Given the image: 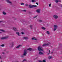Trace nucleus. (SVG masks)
I'll use <instances>...</instances> for the list:
<instances>
[{
    "instance_id": "f257e3e1",
    "label": "nucleus",
    "mask_w": 62,
    "mask_h": 62,
    "mask_svg": "<svg viewBox=\"0 0 62 62\" xmlns=\"http://www.w3.org/2000/svg\"><path fill=\"white\" fill-rule=\"evenodd\" d=\"M26 52H27L26 50V49H25L23 53L24 54L22 55L21 56V57H24V56H26V54H27Z\"/></svg>"
},
{
    "instance_id": "f03ea898",
    "label": "nucleus",
    "mask_w": 62,
    "mask_h": 62,
    "mask_svg": "<svg viewBox=\"0 0 62 62\" xmlns=\"http://www.w3.org/2000/svg\"><path fill=\"white\" fill-rule=\"evenodd\" d=\"M38 50L39 51H43V49H42V47H40L39 46L38 47Z\"/></svg>"
},
{
    "instance_id": "7ed1b4c3",
    "label": "nucleus",
    "mask_w": 62,
    "mask_h": 62,
    "mask_svg": "<svg viewBox=\"0 0 62 62\" xmlns=\"http://www.w3.org/2000/svg\"><path fill=\"white\" fill-rule=\"evenodd\" d=\"M29 7L30 8H33V7H37V6L36 5H34L31 6V5H29Z\"/></svg>"
},
{
    "instance_id": "20e7f679",
    "label": "nucleus",
    "mask_w": 62,
    "mask_h": 62,
    "mask_svg": "<svg viewBox=\"0 0 62 62\" xmlns=\"http://www.w3.org/2000/svg\"><path fill=\"white\" fill-rule=\"evenodd\" d=\"M53 17L55 19H57V18H58V16L56 15H54Z\"/></svg>"
},
{
    "instance_id": "39448f33",
    "label": "nucleus",
    "mask_w": 62,
    "mask_h": 62,
    "mask_svg": "<svg viewBox=\"0 0 62 62\" xmlns=\"http://www.w3.org/2000/svg\"><path fill=\"white\" fill-rule=\"evenodd\" d=\"M8 39V37H2L1 38V39Z\"/></svg>"
},
{
    "instance_id": "423d86ee",
    "label": "nucleus",
    "mask_w": 62,
    "mask_h": 62,
    "mask_svg": "<svg viewBox=\"0 0 62 62\" xmlns=\"http://www.w3.org/2000/svg\"><path fill=\"white\" fill-rule=\"evenodd\" d=\"M13 29L14 30V31H18L17 28H16L14 27L13 28Z\"/></svg>"
},
{
    "instance_id": "0eeeda50",
    "label": "nucleus",
    "mask_w": 62,
    "mask_h": 62,
    "mask_svg": "<svg viewBox=\"0 0 62 62\" xmlns=\"http://www.w3.org/2000/svg\"><path fill=\"white\" fill-rule=\"evenodd\" d=\"M10 46H11V47H13V46H14V45H13V43H12L11 44H10Z\"/></svg>"
},
{
    "instance_id": "6e6552de",
    "label": "nucleus",
    "mask_w": 62,
    "mask_h": 62,
    "mask_svg": "<svg viewBox=\"0 0 62 62\" xmlns=\"http://www.w3.org/2000/svg\"><path fill=\"white\" fill-rule=\"evenodd\" d=\"M40 9H38L37 10V12L38 13H40Z\"/></svg>"
},
{
    "instance_id": "1a4fd4ad",
    "label": "nucleus",
    "mask_w": 62,
    "mask_h": 62,
    "mask_svg": "<svg viewBox=\"0 0 62 62\" xmlns=\"http://www.w3.org/2000/svg\"><path fill=\"white\" fill-rule=\"evenodd\" d=\"M23 39L26 40V39H28V37H24L23 38Z\"/></svg>"
},
{
    "instance_id": "9d476101",
    "label": "nucleus",
    "mask_w": 62,
    "mask_h": 62,
    "mask_svg": "<svg viewBox=\"0 0 62 62\" xmlns=\"http://www.w3.org/2000/svg\"><path fill=\"white\" fill-rule=\"evenodd\" d=\"M39 54H40V55H42V54H43V53L40 52V51L39 52Z\"/></svg>"
},
{
    "instance_id": "9b49d317",
    "label": "nucleus",
    "mask_w": 62,
    "mask_h": 62,
    "mask_svg": "<svg viewBox=\"0 0 62 62\" xmlns=\"http://www.w3.org/2000/svg\"><path fill=\"white\" fill-rule=\"evenodd\" d=\"M46 45H49V44H45L43 45V46H46Z\"/></svg>"
},
{
    "instance_id": "f8f14e48",
    "label": "nucleus",
    "mask_w": 62,
    "mask_h": 62,
    "mask_svg": "<svg viewBox=\"0 0 62 62\" xmlns=\"http://www.w3.org/2000/svg\"><path fill=\"white\" fill-rule=\"evenodd\" d=\"M7 2H8V3H10V4H11V2H10V1H9V0H6Z\"/></svg>"
},
{
    "instance_id": "ddd939ff",
    "label": "nucleus",
    "mask_w": 62,
    "mask_h": 62,
    "mask_svg": "<svg viewBox=\"0 0 62 62\" xmlns=\"http://www.w3.org/2000/svg\"><path fill=\"white\" fill-rule=\"evenodd\" d=\"M54 28H57V25H54Z\"/></svg>"
},
{
    "instance_id": "4468645a",
    "label": "nucleus",
    "mask_w": 62,
    "mask_h": 62,
    "mask_svg": "<svg viewBox=\"0 0 62 62\" xmlns=\"http://www.w3.org/2000/svg\"><path fill=\"white\" fill-rule=\"evenodd\" d=\"M21 46H22L21 45H19L18 46H17V47H16V48H20Z\"/></svg>"
},
{
    "instance_id": "2eb2a0df",
    "label": "nucleus",
    "mask_w": 62,
    "mask_h": 62,
    "mask_svg": "<svg viewBox=\"0 0 62 62\" xmlns=\"http://www.w3.org/2000/svg\"><path fill=\"white\" fill-rule=\"evenodd\" d=\"M48 59H51V58H52V56H49L48 57Z\"/></svg>"
},
{
    "instance_id": "dca6fc26",
    "label": "nucleus",
    "mask_w": 62,
    "mask_h": 62,
    "mask_svg": "<svg viewBox=\"0 0 62 62\" xmlns=\"http://www.w3.org/2000/svg\"><path fill=\"white\" fill-rule=\"evenodd\" d=\"M32 49L31 48H28V49H27V50H29V51H31V50H32Z\"/></svg>"
},
{
    "instance_id": "f3484780",
    "label": "nucleus",
    "mask_w": 62,
    "mask_h": 62,
    "mask_svg": "<svg viewBox=\"0 0 62 62\" xmlns=\"http://www.w3.org/2000/svg\"><path fill=\"white\" fill-rule=\"evenodd\" d=\"M46 33H47L48 35H49V34H50V32L48 31L46 32Z\"/></svg>"
},
{
    "instance_id": "a211bd4d",
    "label": "nucleus",
    "mask_w": 62,
    "mask_h": 62,
    "mask_svg": "<svg viewBox=\"0 0 62 62\" xmlns=\"http://www.w3.org/2000/svg\"><path fill=\"white\" fill-rule=\"evenodd\" d=\"M0 31L3 32H5V31L4 30H3L0 29Z\"/></svg>"
},
{
    "instance_id": "6ab92c4d",
    "label": "nucleus",
    "mask_w": 62,
    "mask_h": 62,
    "mask_svg": "<svg viewBox=\"0 0 62 62\" xmlns=\"http://www.w3.org/2000/svg\"><path fill=\"white\" fill-rule=\"evenodd\" d=\"M3 13L4 15H6V13L5 12H3Z\"/></svg>"
},
{
    "instance_id": "aec40b11",
    "label": "nucleus",
    "mask_w": 62,
    "mask_h": 62,
    "mask_svg": "<svg viewBox=\"0 0 62 62\" xmlns=\"http://www.w3.org/2000/svg\"><path fill=\"white\" fill-rule=\"evenodd\" d=\"M48 50L49 52V53L47 54L48 55L49 54H50V52H51V51L50 50Z\"/></svg>"
},
{
    "instance_id": "412c9836",
    "label": "nucleus",
    "mask_w": 62,
    "mask_h": 62,
    "mask_svg": "<svg viewBox=\"0 0 62 62\" xmlns=\"http://www.w3.org/2000/svg\"><path fill=\"white\" fill-rule=\"evenodd\" d=\"M42 29H43V30H45V28L44 27H42Z\"/></svg>"
},
{
    "instance_id": "4be33fe9",
    "label": "nucleus",
    "mask_w": 62,
    "mask_h": 62,
    "mask_svg": "<svg viewBox=\"0 0 62 62\" xmlns=\"http://www.w3.org/2000/svg\"><path fill=\"white\" fill-rule=\"evenodd\" d=\"M38 21L39 22H40V23L42 22V20H39Z\"/></svg>"
},
{
    "instance_id": "5701e85b",
    "label": "nucleus",
    "mask_w": 62,
    "mask_h": 62,
    "mask_svg": "<svg viewBox=\"0 0 62 62\" xmlns=\"http://www.w3.org/2000/svg\"><path fill=\"white\" fill-rule=\"evenodd\" d=\"M5 46V45H2L1 46H1V47H3Z\"/></svg>"
},
{
    "instance_id": "b1692460",
    "label": "nucleus",
    "mask_w": 62,
    "mask_h": 62,
    "mask_svg": "<svg viewBox=\"0 0 62 62\" xmlns=\"http://www.w3.org/2000/svg\"><path fill=\"white\" fill-rule=\"evenodd\" d=\"M51 5H52V3H50L49 4V6L50 7H51Z\"/></svg>"
},
{
    "instance_id": "393cba45",
    "label": "nucleus",
    "mask_w": 62,
    "mask_h": 62,
    "mask_svg": "<svg viewBox=\"0 0 62 62\" xmlns=\"http://www.w3.org/2000/svg\"><path fill=\"white\" fill-rule=\"evenodd\" d=\"M55 2L56 3H58V0H56Z\"/></svg>"
},
{
    "instance_id": "a878e982",
    "label": "nucleus",
    "mask_w": 62,
    "mask_h": 62,
    "mask_svg": "<svg viewBox=\"0 0 62 62\" xmlns=\"http://www.w3.org/2000/svg\"><path fill=\"white\" fill-rule=\"evenodd\" d=\"M43 62H46V60H43L42 61Z\"/></svg>"
},
{
    "instance_id": "bb28decb",
    "label": "nucleus",
    "mask_w": 62,
    "mask_h": 62,
    "mask_svg": "<svg viewBox=\"0 0 62 62\" xmlns=\"http://www.w3.org/2000/svg\"><path fill=\"white\" fill-rule=\"evenodd\" d=\"M56 29H57V28H54V31H55L56 30Z\"/></svg>"
},
{
    "instance_id": "cd10ccee",
    "label": "nucleus",
    "mask_w": 62,
    "mask_h": 62,
    "mask_svg": "<svg viewBox=\"0 0 62 62\" xmlns=\"http://www.w3.org/2000/svg\"><path fill=\"white\" fill-rule=\"evenodd\" d=\"M37 16H36L34 17H33V18H37Z\"/></svg>"
},
{
    "instance_id": "c85d7f7f",
    "label": "nucleus",
    "mask_w": 62,
    "mask_h": 62,
    "mask_svg": "<svg viewBox=\"0 0 62 62\" xmlns=\"http://www.w3.org/2000/svg\"><path fill=\"white\" fill-rule=\"evenodd\" d=\"M35 1H35V0H32V2H35Z\"/></svg>"
},
{
    "instance_id": "c756f323",
    "label": "nucleus",
    "mask_w": 62,
    "mask_h": 62,
    "mask_svg": "<svg viewBox=\"0 0 62 62\" xmlns=\"http://www.w3.org/2000/svg\"><path fill=\"white\" fill-rule=\"evenodd\" d=\"M32 25H31L30 26V27H31V29H32Z\"/></svg>"
},
{
    "instance_id": "7c9ffc66",
    "label": "nucleus",
    "mask_w": 62,
    "mask_h": 62,
    "mask_svg": "<svg viewBox=\"0 0 62 62\" xmlns=\"http://www.w3.org/2000/svg\"><path fill=\"white\" fill-rule=\"evenodd\" d=\"M26 61V59H24L23 61V62H24V61Z\"/></svg>"
},
{
    "instance_id": "2f4dec72",
    "label": "nucleus",
    "mask_w": 62,
    "mask_h": 62,
    "mask_svg": "<svg viewBox=\"0 0 62 62\" xmlns=\"http://www.w3.org/2000/svg\"><path fill=\"white\" fill-rule=\"evenodd\" d=\"M21 5H24V3H22L21 4Z\"/></svg>"
},
{
    "instance_id": "473e14b6",
    "label": "nucleus",
    "mask_w": 62,
    "mask_h": 62,
    "mask_svg": "<svg viewBox=\"0 0 62 62\" xmlns=\"http://www.w3.org/2000/svg\"><path fill=\"white\" fill-rule=\"evenodd\" d=\"M32 40H33L34 39H35V38H32Z\"/></svg>"
},
{
    "instance_id": "72a5a7b5",
    "label": "nucleus",
    "mask_w": 62,
    "mask_h": 62,
    "mask_svg": "<svg viewBox=\"0 0 62 62\" xmlns=\"http://www.w3.org/2000/svg\"><path fill=\"white\" fill-rule=\"evenodd\" d=\"M16 34H19V32H17L16 33Z\"/></svg>"
},
{
    "instance_id": "f704fd0d",
    "label": "nucleus",
    "mask_w": 62,
    "mask_h": 62,
    "mask_svg": "<svg viewBox=\"0 0 62 62\" xmlns=\"http://www.w3.org/2000/svg\"><path fill=\"white\" fill-rule=\"evenodd\" d=\"M28 4H25V6H28Z\"/></svg>"
},
{
    "instance_id": "c9c22d12",
    "label": "nucleus",
    "mask_w": 62,
    "mask_h": 62,
    "mask_svg": "<svg viewBox=\"0 0 62 62\" xmlns=\"http://www.w3.org/2000/svg\"><path fill=\"white\" fill-rule=\"evenodd\" d=\"M23 11H24V12H26V10H23Z\"/></svg>"
},
{
    "instance_id": "e433bc0d",
    "label": "nucleus",
    "mask_w": 62,
    "mask_h": 62,
    "mask_svg": "<svg viewBox=\"0 0 62 62\" xmlns=\"http://www.w3.org/2000/svg\"><path fill=\"white\" fill-rule=\"evenodd\" d=\"M36 4L37 5H39V3H38V2H37L36 3Z\"/></svg>"
},
{
    "instance_id": "4c0bfd02",
    "label": "nucleus",
    "mask_w": 62,
    "mask_h": 62,
    "mask_svg": "<svg viewBox=\"0 0 62 62\" xmlns=\"http://www.w3.org/2000/svg\"><path fill=\"white\" fill-rule=\"evenodd\" d=\"M21 33H22V34L23 35V34H24V33L23 32H21Z\"/></svg>"
},
{
    "instance_id": "58836bf2",
    "label": "nucleus",
    "mask_w": 62,
    "mask_h": 62,
    "mask_svg": "<svg viewBox=\"0 0 62 62\" xmlns=\"http://www.w3.org/2000/svg\"><path fill=\"white\" fill-rule=\"evenodd\" d=\"M2 54H5V53H4V52H3Z\"/></svg>"
},
{
    "instance_id": "ea45409f",
    "label": "nucleus",
    "mask_w": 62,
    "mask_h": 62,
    "mask_svg": "<svg viewBox=\"0 0 62 62\" xmlns=\"http://www.w3.org/2000/svg\"><path fill=\"white\" fill-rule=\"evenodd\" d=\"M39 62H42V61H39Z\"/></svg>"
},
{
    "instance_id": "a19ab883",
    "label": "nucleus",
    "mask_w": 62,
    "mask_h": 62,
    "mask_svg": "<svg viewBox=\"0 0 62 62\" xmlns=\"http://www.w3.org/2000/svg\"><path fill=\"white\" fill-rule=\"evenodd\" d=\"M18 36H20V35H19V34H18Z\"/></svg>"
},
{
    "instance_id": "79ce46f5",
    "label": "nucleus",
    "mask_w": 62,
    "mask_h": 62,
    "mask_svg": "<svg viewBox=\"0 0 62 62\" xmlns=\"http://www.w3.org/2000/svg\"><path fill=\"white\" fill-rule=\"evenodd\" d=\"M34 40H37V39H34Z\"/></svg>"
},
{
    "instance_id": "37998d69",
    "label": "nucleus",
    "mask_w": 62,
    "mask_h": 62,
    "mask_svg": "<svg viewBox=\"0 0 62 62\" xmlns=\"http://www.w3.org/2000/svg\"><path fill=\"white\" fill-rule=\"evenodd\" d=\"M53 52H51V54H53Z\"/></svg>"
},
{
    "instance_id": "c03bdc74",
    "label": "nucleus",
    "mask_w": 62,
    "mask_h": 62,
    "mask_svg": "<svg viewBox=\"0 0 62 62\" xmlns=\"http://www.w3.org/2000/svg\"><path fill=\"white\" fill-rule=\"evenodd\" d=\"M0 59H1V57H0Z\"/></svg>"
},
{
    "instance_id": "a18cd8bd",
    "label": "nucleus",
    "mask_w": 62,
    "mask_h": 62,
    "mask_svg": "<svg viewBox=\"0 0 62 62\" xmlns=\"http://www.w3.org/2000/svg\"><path fill=\"white\" fill-rule=\"evenodd\" d=\"M61 7L62 8V5L61 6Z\"/></svg>"
},
{
    "instance_id": "49530a36",
    "label": "nucleus",
    "mask_w": 62,
    "mask_h": 62,
    "mask_svg": "<svg viewBox=\"0 0 62 62\" xmlns=\"http://www.w3.org/2000/svg\"><path fill=\"white\" fill-rule=\"evenodd\" d=\"M1 62H2V61H1Z\"/></svg>"
},
{
    "instance_id": "de8ad7c7",
    "label": "nucleus",
    "mask_w": 62,
    "mask_h": 62,
    "mask_svg": "<svg viewBox=\"0 0 62 62\" xmlns=\"http://www.w3.org/2000/svg\"><path fill=\"white\" fill-rule=\"evenodd\" d=\"M0 33H2V32H0Z\"/></svg>"
},
{
    "instance_id": "09e8293b",
    "label": "nucleus",
    "mask_w": 62,
    "mask_h": 62,
    "mask_svg": "<svg viewBox=\"0 0 62 62\" xmlns=\"http://www.w3.org/2000/svg\"><path fill=\"white\" fill-rule=\"evenodd\" d=\"M60 2H61V1H60Z\"/></svg>"
},
{
    "instance_id": "8fccbe9b",
    "label": "nucleus",
    "mask_w": 62,
    "mask_h": 62,
    "mask_svg": "<svg viewBox=\"0 0 62 62\" xmlns=\"http://www.w3.org/2000/svg\"><path fill=\"white\" fill-rule=\"evenodd\" d=\"M1 22H0V23Z\"/></svg>"
}]
</instances>
